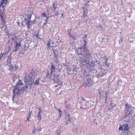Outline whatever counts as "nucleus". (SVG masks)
Segmentation results:
<instances>
[{"instance_id":"1","label":"nucleus","mask_w":135,"mask_h":135,"mask_svg":"<svg viewBox=\"0 0 135 135\" xmlns=\"http://www.w3.org/2000/svg\"><path fill=\"white\" fill-rule=\"evenodd\" d=\"M26 81V86H23V84L22 80L19 79L18 81L15 86L13 91V100L14 99L13 98L16 95L19 97L28 88L31 89L32 87V85L33 82V81L25 80Z\"/></svg>"},{"instance_id":"2","label":"nucleus","mask_w":135,"mask_h":135,"mask_svg":"<svg viewBox=\"0 0 135 135\" xmlns=\"http://www.w3.org/2000/svg\"><path fill=\"white\" fill-rule=\"evenodd\" d=\"M89 55L85 54V53L81 54V56H80L81 64L84 65H87L90 66L92 68H94L95 66H97L98 64L97 62V61L91 60L89 61L91 57V54L90 52H89Z\"/></svg>"},{"instance_id":"3","label":"nucleus","mask_w":135,"mask_h":135,"mask_svg":"<svg viewBox=\"0 0 135 135\" xmlns=\"http://www.w3.org/2000/svg\"><path fill=\"white\" fill-rule=\"evenodd\" d=\"M83 38L85 43L81 46L80 45L79 47L78 51L80 53L78 52V55H80L81 54L85 53V54H88V55H89V52H90L87 47V40H86V38L84 39V37Z\"/></svg>"},{"instance_id":"4","label":"nucleus","mask_w":135,"mask_h":135,"mask_svg":"<svg viewBox=\"0 0 135 135\" xmlns=\"http://www.w3.org/2000/svg\"><path fill=\"white\" fill-rule=\"evenodd\" d=\"M125 106V110L126 112V115L129 117L132 116L134 113L135 108L128 103H126Z\"/></svg>"},{"instance_id":"5","label":"nucleus","mask_w":135,"mask_h":135,"mask_svg":"<svg viewBox=\"0 0 135 135\" xmlns=\"http://www.w3.org/2000/svg\"><path fill=\"white\" fill-rule=\"evenodd\" d=\"M120 124V127L119 128V130L122 131L123 133H124L125 135H127L128 133L129 128L130 127V124L127 122L123 123Z\"/></svg>"},{"instance_id":"6","label":"nucleus","mask_w":135,"mask_h":135,"mask_svg":"<svg viewBox=\"0 0 135 135\" xmlns=\"http://www.w3.org/2000/svg\"><path fill=\"white\" fill-rule=\"evenodd\" d=\"M84 79V84L86 85V87H89L93 84V83L91 79L90 75H88V76H85Z\"/></svg>"},{"instance_id":"7","label":"nucleus","mask_w":135,"mask_h":135,"mask_svg":"<svg viewBox=\"0 0 135 135\" xmlns=\"http://www.w3.org/2000/svg\"><path fill=\"white\" fill-rule=\"evenodd\" d=\"M34 73L29 72L27 73L25 78V80L33 81V78L35 76Z\"/></svg>"},{"instance_id":"8","label":"nucleus","mask_w":135,"mask_h":135,"mask_svg":"<svg viewBox=\"0 0 135 135\" xmlns=\"http://www.w3.org/2000/svg\"><path fill=\"white\" fill-rule=\"evenodd\" d=\"M7 0H2L1 1L0 4V14L3 13L4 10V6L7 4Z\"/></svg>"},{"instance_id":"9","label":"nucleus","mask_w":135,"mask_h":135,"mask_svg":"<svg viewBox=\"0 0 135 135\" xmlns=\"http://www.w3.org/2000/svg\"><path fill=\"white\" fill-rule=\"evenodd\" d=\"M32 14V11H28L27 13L26 14V16L27 17L25 18V21H26V22H30V20H31Z\"/></svg>"},{"instance_id":"10","label":"nucleus","mask_w":135,"mask_h":135,"mask_svg":"<svg viewBox=\"0 0 135 135\" xmlns=\"http://www.w3.org/2000/svg\"><path fill=\"white\" fill-rule=\"evenodd\" d=\"M88 102V101H86V100L84 99L83 98H82L81 101V106L80 108L82 109H85L86 107V102Z\"/></svg>"},{"instance_id":"11","label":"nucleus","mask_w":135,"mask_h":135,"mask_svg":"<svg viewBox=\"0 0 135 135\" xmlns=\"http://www.w3.org/2000/svg\"><path fill=\"white\" fill-rule=\"evenodd\" d=\"M10 68H9V69L12 71H16V70H17V69L18 68V66L16 65H13L11 64L10 65Z\"/></svg>"},{"instance_id":"12","label":"nucleus","mask_w":135,"mask_h":135,"mask_svg":"<svg viewBox=\"0 0 135 135\" xmlns=\"http://www.w3.org/2000/svg\"><path fill=\"white\" fill-rule=\"evenodd\" d=\"M53 75H54L55 76L54 77V76H53L52 78V80L53 79L55 83H57L59 81V75H56L55 74H54Z\"/></svg>"},{"instance_id":"13","label":"nucleus","mask_w":135,"mask_h":135,"mask_svg":"<svg viewBox=\"0 0 135 135\" xmlns=\"http://www.w3.org/2000/svg\"><path fill=\"white\" fill-rule=\"evenodd\" d=\"M52 73L51 71H47L46 74V77L51 80H52V78L53 76L52 75Z\"/></svg>"},{"instance_id":"14","label":"nucleus","mask_w":135,"mask_h":135,"mask_svg":"<svg viewBox=\"0 0 135 135\" xmlns=\"http://www.w3.org/2000/svg\"><path fill=\"white\" fill-rule=\"evenodd\" d=\"M87 10L86 9H84L83 12V15L82 17H83V18H85L87 17Z\"/></svg>"},{"instance_id":"15","label":"nucleus","mask_w":135,"mask_h":135,"mask_svg":"<svg viewBox=\"0 0 135 135\" xmlns=\"http://www.w3.org/2000/svg\"><path fill=\"white\" fill-rule=\"evenodd\" d=\"M40 111L38 113V114L37 115H35V117H37V119L39 120L38 122H39L41 120V115L40 114L41 113V109L40 108H39Z\"/></svg>"},{"instance_id":"16","label":"nucleus","mask_w":135,"mask_h":135,"mask_svg":"<svg viewBox=\"0 0 135 135\" xmlns=\"http://www.w3.org/2000/svg\"><path fill=\"white\" fill-rule=\"evenodd\" d=\"M51 40L47 41V44L48 48L49 49H51V48H52L53 45H52L51 43Z\"/></svg>"},{"instance_id":"17","label":"nucleus","mask_w":135,"mask_h":135,"mask_svg":"<svg viewBox=\"0 0 135 135\" xmlns=\"http://www.w3.org/2000/svg\"><path fill=\"white\" fill-rule=\"evenodd\" d=\"M12 60V58L11 57H9L8 56V58L7 59V65H10L11 64V61Z\"/></svg>"},{"instance_id":"18","label":"nucleus","mask_w":135,"mask_h":135,"mask_svg":"<svg viewBox=\"0 0 135 135\" xmlns=\"http://www.w3.org/2000/svg\"><path fill=\"white\" fill-rule=\"evenodd\" d=\"M40 78H38L34 82V84L36 85H38L40 84Z\"/></svg>"},{"instance_id":"19","label":"nucleus","mask_w":135,"mask_h":135,"mask_svg":"<svg viewBox=\"0 0 135 135\" xmlns=\"http://www.w3.org/2000/svg\"><path fill=\"white\" fill-rule=\"evenodd\" d=\"M51 72H54L55 69V66L52 64H51Z\"/></svg>"},{"instance_id":"20","label":"nucleus","mask_w":135,"mask_h":135,"mask_svg":"<svg viewBox=\"0 0 135 135\" xmlns=\"http://www.w3.org/2000/svg\"><path fill=\"white\" fill-rule=\"evenodd\" d=\"M105 58H106L105 59V64H104V66H105V67L107 66L108 67L109 66V63H107L108 58V57H106Z\"/></svg>"},{"instance_id":"21","label":"nucleus","mask_w":135,"mask_h":135,"mask_svg":"<svg viewBox=\"0 0 135 135\" xmlns=\"http://www.w3.org/2000/svg\"><path fill=\"white\" fill-rule=\"evenodd\" d=\"M72 39H71V40H75L76 38V36L75 34L72 35L71 36H70V37Z\"/></svg>"},{"instance_id":"22","label":"nucleus","mask_w":135,"mask_h":135,"mask_svg":"<svg viewBox=\"0 0 135 135\" xmlns=\"http://www.w3.org/2000/svg\"><path fill=\"white\" fill-rule=\"evenodd\" d=\"M58 110L59 111V114L60 115V116L59 118L57 119L56 120H59V119L60 118V117H61V115L62 114V112L61 111V109H58Z\"/></svg>"},{"instance_id":"23","label":"nucleus","mask_w":135,"mask_h":135,"mask_svg":"<svg viewBox=\"0 0 135 135\" xmlns=\"http://www.w3.org/2000/svg\"><path fill=\"white\" fill-rule=\"evenodd\" d=\"M16 45L15 46L16 47V48H17V49H19V47L21 46V42H20L19 43H18L17 42H16Z\"/></svg>"},{"instance_id":"24","label":"nucleus","mask_w":135,"mask_h":135,"mask_svg":"<svg viewBox=\"0 0 135 135\" xmlns=\"http://www.w3.org/2000/svg\"><path fill=\"white\" fill-rule=\"evenodd\" d=\"M30 22H25L26 24L27 25V27L28 29L30 28V26L32 25V24H31V23H30Z\"/></svg>"},{"instance_id":"25","label":"nucleus","mask_w":135,"mask_h":135,"mask_svg":"<svg viewBox=\"0 0 135 135\" xmlns=\"http://www.w3.org/2000/svg\"><path fill=\"white\" fill-rule=\"evenodd\" d=\"M105 96H104V98H108L109 96V94L108 91H106L105 92Z\"/></svg>"},{"instance_id":"26","label":"nucleus","mask_w":135,"mask_h":135,"mask_svg":"<svg viewBox=\"0 0 135 135\" xmlns=\"http://www.w3.org/2000/svg\"><path fill=\"white\" fill-rule=\"evenodd\" d=\"M29 22H30V23H31V24L32 25L35 24L36 23L35 19L33 21H31V20H30Z\"/></svg>"},{"instance_id":"27","label":"nucleus","mask_w":135,"mask_h":135,"mask_svg":"<svg viewBox=\"0 0 135 135\" xmlns=\"http://www.w3.org/2000/svg\"><path fill=\"white\" fill-rule=\"evenodd\" d=\"M66 119L68 121L70 122V114H68L66 116Z\"/></svg>"},{"instance_id":"28","label":"nucleus","mask_w":135,"mask_h":135,"mask_svg":"<svg viewBox=\"0 0 135 135\" xmlns=\"http://www.w3.org/2000/svg\"><path fill=\"white\" fill-rule=\"evenodd\" d=\"M88 73V74L87 73V71L86 70H85L84 72V74L85 76H88V75H89Z\"/></svg>"},{"instance_id":"29","label":"nucleus","mask_w":135,"mask_h":135,"mask_svg":"<svg viewBox=\"0 0 135 135\" xmlns=\"http://www.w3.org/2000/svg\"><path fill=\"white\" fill-rule=\"evenodd\" d=\"M32 115V111H30V112L28 115V117H29L30 118H31V115Z\"/></svg>"},{"instance_id":"30","label":"nucleus","mask_w":135,"mask_h":135,"mask_svg":"<svg viewBox=\"0 0 135 135\" xmlns=\"http://www.w3.org/2000/svg\"><path fill=\"white\" fill-rule=\"evenodd\" d=\"M54 59H55V61L56 62V63H59V61L58 60V57L54 58Z\"/></svg>"},{"instance_id":"31","label":"nucleus","mask_w":135,"mask_h":135,"mask_svg":"<svg viewBox=\"0 0 135 135\" xmlns=\"http://www.w3.org/2000/svg\"><path fill=\"white\" fill-rule=\"evenodd\" d=\"M61 42V41L60 40L59 38H58V40L56 41L57 44L59 45Z\"/></svg>"},{"instance_id":"32","label":"nucleus","mask_w":135,"mask_h":135,"mask_svg":"<svg viewBox=\"0 0 135 135\" xmlns=\"http://www.w3.org/2000/svg\"><path fill=\"white\" fill-rule=\"evenodd\" d=\"M0 16L1 17V18L2 20V22H4L5 21L4 20L3 18L2 13L0 14Z\"/></svg>"},{"instance_id":"33","label":"nucleus","mask_w":135,"mask_h":135,"mask_svg":"<svg viewBox=\"0 0 135 135\" xmlns=\"http://www.w3.org/2000/svg\"><path fill=\"white\" fill-rule=\"evenodd\" d=\"M54 12H55V15L56 16H58V13L59 11L58 10H56V11H54Z\"/></svg>"},{"instance_id":"34","label":"nucleus","mask_w":135,"mask_h":135,"mask_svg":"<svg viewBox=\"0 0 135 135\" xmlns=\"http://www.w3.org/2000/svg\"><path fill=\"white\" fill-rule=\"evenodd\" d=\"M39 32H38V33L37 34H35L34 35V36H36V38H39L40 39V38L39 36H38L39 35Z\"/></svg>"},{"instance_id":"35","label":"nucleus","mask_w":135,"mask_h":135,"mask_svg":"<svg viewBox=\"0 0 135 135\" xmlns=\"http://www.w3.org/2000/svg\"><path fill=\"white\" fill-rule=\"evenodd\" d=\"M7 26H6V28L4 29V31H6V33H9V31H8V29L7 28Z\"/></svg>"},{"instance_id":"36","label":"nucleus","mask_w":135,"mask_h":135,"mask_svg":"<svg viewBox=\"0 0 135 135\" xmlns=\"http://www.w3.org/2000/svg\"><path fill=\"white\" fill-rule=\"evenodd\" d=\"M53 8H57V4L56 3H55L53 2Z\"/></svg>"},{"instance_id":"37","label":"nucleus","mask_w":135,"mask_h":135,"mask_svg":"<svg viewBox=\"0 0 135 135\" xmlns=\"http://www.w3.org/2000/svg\"><path fill=\"white\" fill-rule=\"evenodd\" d=\"M105 74L106 73H100L99 74V75L101 77H102L104 76Z\"/></svg>"},{"instance_id":"38","label":"nucleus","mask_w":135,"mask_h":135,"mask_svg":"<svg viewBox=\"0 0 135 135\" xmlns=\"http://www.w3.org/2000/svg\"><path fill=\"white\" fill-rule=\"evenodd\" d=\"M95 27H96L98 30H100V25L97 26H95Z\"/></svg>"},{"instance_id":"39","label":"nucleus","mask_w":135,"mask_h":135,"mask_svg":"<svg viewBox=\"0 0 135 135\" xmlns=\"http://www.w3.org/2000/svg\"><path fill=\"white\" fill-rule=\"evenodd\" d=\"M54 53V55H55L54 58L58 57V56H57V52H55Z\"/></svg>"},{"instance_id":"40","label":"nucleus","mask_w":135,"mask_h":135,"mask_svg":"<svg viewBox=\"0 0 135 135\" xmlns=\"http://www.w3.org/2000/svg\"><path fill=\"white\" fill-rule=\"evenodd\" d=\"M42 16L43 17H46V14L45 13H43L42 14Z\"/></svg>"},{"instance_id":"41","label":"nucleus","mask_w":135,"mask_h":135,"mask_svg":"<svg viewBox=\"0 0 135 135\" xmlns=\"http://www.w3.org/2000/svg\"><path fill=\"white\" fill-rule=\"evenodd\" d=\"M30 38L29 37H26V41H30Z\"/></svg>"},{"instance_id":"42","label":"nucleus","mask_w":135,"mask_h":135,"mask_svg":"<svg viewBox=\"0 0 135 135\" xmlns=\"http://www.w3.org/2000/svg\"><path fill=\"white\" fill-rule=\"evenodd\" d=\"M100 30H102L104 31L105 30L104 28L102 26L100 25Z\"/></svg>"},{"instance_id":"43","label":"nucleus","mask_w":135,"mask_h":135,"mask_svg":"<svg viewBox=\"0 0 135 135\" xmlns=\"http://www.w3.org/2000/svg\"><path fill=\"white\" fill-rule=\"evenodd\" d=\"M18 49H17V48L16 47L15 49V50H13V52H16V51H18Z\"/></svg>"},{"instance_id":"44","label":"nucleus","mask_w":135,"mask_h":135,"mask_svg":"<svg viewBox=\"0 0 135 135\" xmlns=\"http://www.w3.org/2000/svg\"><path fill=\"white\" fill-rule=\"evenodd\" d=\"M113 108V106H112V107L111 108H108V109L109 110V111H112L113 110V109H112Z\"/></svg>"},{"instance_id":"45","label":"nucleus","mask_w":135,"mask_h":135,"mask_svg":"<svg viewBox=\"0 0 135 135\" xmlns=\"http://www.w3.org/2000/svg\"><path fill=\"white\" fill-rule=\"evenodd\" d=\"M46 17L47 18L45 19V20L46 22H47L48 21V19L49 18L50 16H46Z\"/></svg>"},{"instance_id":"46","label":"nucleus","mask_w":135,"mask_h":135,"mask_svg":"<svg viewBox=\"0 0 135 135\" xmlns=\"http://www.w3.org/2000/svg\"><path fill=\"white\" fill-rule=\"evenodd\" d=\"M3 22V23H2V25L3 26H6L5 25V24L6 23V22L5 21L4 22Z\"/></svg>"},{"instance_id":"47","label":"nucleus","mask_w":135,"mask_h":135,"mask_svg":"<svg viewBox=\"0 0 135 135\" xmlns=\"http://www.w3.org/2000/svg\"><path fill=\"white\" fill-rule=\"evenodd\" d=\"M9 53V51H6L4 54V55H7Z\"/></svg>"},{"instance_id":"48","label":"nucleus","mask_w":135,"mask_h":135,"mask_svg":"<svg viewBox=\"0 0 135 135\" xmlns=\"http://www.w3.org/2000/svg\"><path fill=\"white\" fill-rule=\"evenodd\" d=\"M52 51H53L54 53L55 52H57V51L55 50L54 49H52Z\"/></svg>"},{"instance_id":"49","label":"nucleus","mask_w":135,"mask_h":135,"mask_svg":"<svg viewBox=\"0 0 135 135\" xmlns=\"http://www.w3.org/2000/svg\"><path fill=\"white\" fill-rule=\"evenodd\" d=\"M3 54H0V60H1L2 59V58L3 57Z\"/></svg>"},{"instance_id":"50","label":"nucleus","mask_w":135,"mask_h":135,"mask_svg":"<svg viewBox=\"0 0 135 135\" xmlns=\"http://www.w3.org/2000/svg\"><path fill=\"white\" fill-rule=\"evenodd\" d=\"M69 123V121L67 120L65 122V124H64L65 125H67Z\"/></svg>"},{"instance_id":"51","label":"nucleus","mask_w":135,"mask_h":135,"mask_svg":"<svg viewBox=\"0 0 135 135\" xmlns=\"http://www.w3.org/2000/svg\"><path fill=\"white\" fill-rule=\"evenodd\" d=\"M17 25L18 26H20V22H17Z\"/></svg>"},{"instance_id":"52","label":"nucleus","mask_w":135,"mask_h":135,"mask_svg":"<svg viewBox=\"0 0 135 135\" xmlns=\"http://www.w3.org/2000/svg\"><path fill=\"white\" fill-rule=\"evenodd\" d=\"M31 119V118H29V117H27V120L28 122H29L30 121V120L29 119Z\"/></svg>"},{"instance_id":"53","label":"nucleus","mask_w":135,"mask_h":135,"mask_svg":"<svg viewBox=\"0 0 135 135\" xmlns=\"http://www.w3.org/2000/svg\"><path fill=\"white\" fill-rule=\"evenodd\" d=\"M68 34L69 36V37H70V36H71L72 35L71 34V33L70 32H69L68 33Z\"/></svg>"},{"instance_id":"54","label":"nucleus","mask_w":135,"mask_h":135,"mask_svg":"<svg viewBox=\"0 0 135 135\" xmlns=\"http://www.w3.org/2000/svg\"><path fill=\"white\" fill-rule=\"evenodd\" d=\"M47 22H46L44 23L43 26H45V25H46L47 23Z\"/></svg>"},{"instance_id":"55","label":"nucleus","mask_w":135,"mask_h":135,"mask_svg":"<svg viewBox=\"0 0 135 135\" xmlns=\"http://www.w3.org/2000/svg\"><path fill=\"white\" fill-rule=\"evenodd\" d=\"M103 98H105V100L107 101L108 98H104V97Z\"/></svg>"},{"instance_id":"56","label":"nucleus","mask_w":135,"mask_h":135,"mask_svg":"<svg viewBox=\"0 0 135 135\" xmlns=\"http://www.w3.org/2000/svg\"><path fill=\"white\" fill-rule=\"evenodd\" d=\"M73 70V72L74 73H75L74 71H75V72H76V70H75V69H74Z\"/></svg>"},{"instance_id":"57","label":"nucleus","mask_w":135,"mask_h":135,"mask_svg":"<svg viewBox=\"0 0 135 135\" xmlns=\"http://www.w3.org/2000/svg\"><path fill=\"white\" fill-rule=\"evenodd\" d=\"M3 26H1L0 27V28L1 29H3Z\"/></svg>"},{"instance_id":"58","label":"nucleus","mask_w":135,"mask_h":135,"mask_svg":"<svg viewBox=\"0 0 135 135\" xmlns=\"http://www.w3.org/2000/svg\"><path fill=\"white\" fill-rule=\"evenodd\" d=\"M57 8V7L56 8H54V11H56V9Z\"/></svg>"},{"instance_id":"59","label":"nucleus","mask_w":135,"mask_h":135,"mask_svg":"<svg viewBox=\"0 0 135 135\" xmlns=\"http://www.w3.org/2000/svg\"><path fill=\"white\" fill-rule=\"evenodd\" d=\"M11 39L13 41H14L15 40V38H14V37H13V38H11Z\"/></svg>"},{"instance_id":"60","label":"nucleus","mask_w":135,"mask_h":135,"mask_svg":"<svg viewBox=\"0 0 135 135\" xmlns=\"http://www.w3.org/2000/svg\"><path fill=\"white\" fill-rule=\"evenodd\" d=\"M11 54H12V53H11L10 54V55H9V56H8H8H9V57H11Z\"/></svg>"},{"instance_id":"61","label":"nucleus","mask_w":135,"mask_h":135,"mask_svg":"<svg viewBox=\"0 0 135 135\" xmlns=\"http://www.w3.org/2000/svg\"><path fill=\"white\" fill-rule=\"evenodd\" d=\"M90 1L87 0V2L86 3V4H88Z\"/></svg>"},{"instance_id":"62","label":"nucleus","mask_w":135,"mask_h":135,"mask_svg":"<svg viewBox=\"0 0 135 135\" xmlns=\"http://www.w3.org/2000/svg\"><path fill=\"white\" fill-rule=\"evenodd\" d=\"M104 103H105L107 104V101L105 100V102H104Z\"/></svg>"},{"instance_id":"63","label":"nucleus","mask_w":135,"mask_h":135,"mask_svg":"<svg viewBox=\"0 0 135 135\" xmlns=\"http://www.w3.org/2000/svg\"><path fill=\"white\" fill-rule=\"evenodd\" d=\"M10 36H13V35L12 34H11V35H10Z\"/></svg>"},{"instance_id":"64","label":"nucleus","mask_w":135,"mask_h":135,"mask_svg":"<svg viewBox=\"0 0 135 135\" xmlns=\"http://www.w3.org/2000/svg\"><path fill=\"white\" fill-rule=\"evenodd\" d=\"M22 54H23V55L24 54V53L23 52H22Z\"/></svg>"}]
</instances>
